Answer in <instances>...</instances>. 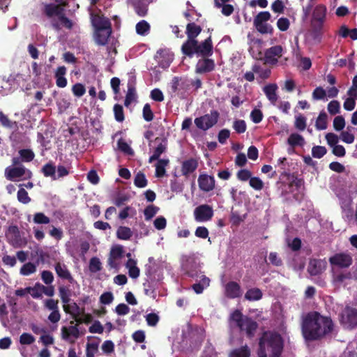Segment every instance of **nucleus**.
<instances>
[{"label": "nucleus", "instance_id": "obj_17", "mask_svg": "<svg viewBox=\"0 0 357 357\" xmlns=\"http://www.w3.org/2000/svg\"><path fill=\"white\" fill-rule=\"evenodd\" d=\"M327 266V262L324 259H312L310 260L307 271L312 275H317L325 271Z\"/></svg>", "mask_w": 357, "mask_h": 357}, {"label": "nucleus", "instance_id": "obj_9", "mask_svg": "<svg viewBox=\"0 0 357 357\" xmlns=\"http://www.w3.org/2000/svg\"><path fill=\"white\" fill-rule=\"evenodd\" d=\"M340 321L344 328L357 327V309L347 306L340 314Z\"/></svg>", "mask_w": 357, "mask_h": 357}, {"label": "nucleus", "instance_id": "obj_63", "mask_svg": "<svg viewBox=\"0 0 357 357\" xmlns=\"http://www.w3.org/2000/svg\"><path fill=\"white\" fill-rule=\"evenodd\" d=\"M345 126V121L342 116H337L333 120V128L337 131L342 130Z\"/></svg>", "mask_w": 357, "mask_h": 357}, {"label": "nucleus", "instance_id": "obj_1", "mask_svg": "<svg viewBox=\"0 0 357 357\" xmlns=\"http://www.w3.org/2000/svg\"><path fill=\"white\" fill-rule=\"evenodd\" d=\"M334 330L332 320L317 312L309 313L304 319L302 324V333L307 340L319 339Z\"/></svg>", "mask_w": 357, "mask_h": 357}, {"label": "nucleus", "instance_id": "obj_34", "mask_svg": "<svg viewBox=\"0 0 357 357\" xmlns=\"http://www.w3.org/2000/svg\"><path fill=\"white\" fill-rule=\"evenodd\" d=\"M186 32L188 40H196L195 38L200 33L201 28L194 23H190L187 26Z\"/></svg>", "mask_w": 357, "mask_h": 357}, {"label": "nucleus", "instance_id": "obj_8", "mask_svg": "<svg viewBox=\"0 0 357 357\" xmlns=\"http://www.w3.org/2000/svg\"><path fill=\"white\" fill-rule=\"evenodd\" d=\"M271 19V14L268 11L260 12L254 19V25L261 33H271L273 28L268 21Z\"/></svg>", "mask_w": 357, "mask_h": 357}, {"label": "nucleus", "instance_id": "obj_48", "mask_svg": "<svg viewBox=\"0 0 357 357\" xmlns=\"http://www.w3.org/2000/svg\"><path fill=\"white\" fill-rule=\"evenodd\" d=\"M312 98L314 100H326V91L321 87L318 86L312 92Z\"/></svg>", "mask_w": 357, "mask_h": 357}, {"label": "nucleus", "instance_id": "obj_21", "mask_svg": "<svg viewBox=\"0 0 357 357\" xmlns=\"http://www.w3.org/2000/svg\"><path fill=\"white\" fill-rule=\"evenodd\" d=\"M198 183L202 190L209 192L214 188L215 180L213 176L206 174H201L198 178Z\"/></svg>", "mask_w": 357, "mask_h": 357}, {"label": "nucleus", "instance_id": "obj_11", "mask_svg": "<svg viewBox=\"0 0 357 357\" xmlns=\"http://www.w3.org/2000/svg\"><path fill=\"white\" fill-rule=\"evenodd\" d=\"M183 268L190 276L195 278L196 282L192 285V288L196 294H202L204 289L207 288L210 284V279L202 273H195L193 271H190L185 265Z\"/></svg>", "mask_w": 357, "mask_h": 357}, {"label": "nucleus", "instance_id": "obj_51", "mask_svg": "<svg viewBox=\"0 0 357 357\" xmlns=\"http://www.w3.org/2000/svg\"><path fill=\"white\" fill-rule=\"evenodd\" d=\"M166 149L165 144L160 142L157 147L155 149L153 155L149 158V162L151 163L153 160H157L160 155L165 151Z\"/></svg>", "mask_w": 357, "mask_h": 357}, {"label": "nucleus", "instance_id": "obj_41", "mask_svg": "<svg viewBox=\"0 0 357 357\" xmlns=\"http://www.w3.org/2000/svg\"><path fill=\"white\" fill-rule=\"evenodd\" d=\"M150 25L145 21L142 20L136 24V32L141 36H146L149 33Z\"/></svg>", "mask_w": 357, "mask_h": 357}, {"label": "nucleus", "instance_id": "obj_39", "mask_svg": "<svg viewBox=\"0 0 357 357\" xmlns=\"http://www.w3.org/2000/svg\"><path fill=\"white\" fill-rule=\"evenodd\" d=\"M118 238L121 240H128L132 236V231L128 227L121 226L116 231Z\"/></svg>", "mask_w": 357, "mask_h": 357}, {"label": "nucleus", "instance_id": "obj_16", "mask_svg": "<svg viewBox=\"0 0 357 357\" xmlns=\"http://www.w3.org/2000/svg\"><path fill=\"white\" fill-rule=\"evenodd\" d=\"M330 263L339 267H348L351 264L352 259L349 254L340 253L331 257Z\"/></svg>", "mask_w": 357, "mask_h": 357}, {"label": "nucleus", "instance_id": "obj_50", "mask_svg": "<svg viewBox=\"0 0 357 357\" xmlns=\"http://www.w3.org/2000/svg\"><path fill=\"white\" fill-rule=\"evenodd\" d=\"M59 296L63 303V305H66V303L70 302V291L65 287H59Z\"/></svg>", "mask_w": 357, "mask_h": 357}, {"label": "nucleus", "instance_id": "obj_32", "mask_svg": "<svg viewBox=\"0 0 357 357\" xmlns=\"http://www.w3.org/2000/svg\"><path fill=\"white\" fill-rule=\"evenodd\" d=\"M55 271L59 277L73 282V279L65 264L57 263L55 265Z\"/></svg>", "mask_w": 357, "mask_h": 357}, {"label": "nucleus", "instance_id": "obj_30", "mask_svg": "<svg viewBox=\"0 0 357 357\" xmlns=\"http://www.w3.org/2000/svg\"><path fill=\"white\" fill-rule=\"evenodd\" d=\"M63 310L71 314L75 319L83 314V309H81L76 303L72 301L63 305Z\"/></svg>", "mask_w": 357, "mask_h": 357}, {"label": "nucleus", "instance_id": "obj_60", "mask_svg": "<svg viewBox=\"0 0 357 357\" xmlns=\"http://www.w3.org/2000/svg\"><path fill=\"white\" fill-rule=\"evenodd\" d=\"M252 70L255 73L259 75V76L262 79H266L269 77L271 74L270 70L263 69L259 66L255 65L252 67Z\"/></svg>", "mask_w": 357, "mask_h": 357}, {"label": "nucleus", "instance_id": "obj_28", "mask_svg": "<svg viewBox=\"0 0 357 357\" xmlns=\"http://www.w3.org/2000/svg\"><path fill=\"white\" fill-rule=\"evenodd\" d=\"M112 33V29H103L95 30L94 38L96 42L100 45H105Z\"/></svg>", "mask_w": 357, "mask_h": 357}, {"label": "nucleus", "instance_id": "obj_35", "mask_svg": "<svg viewBox=\"0 0 357 357\" xmlns=\"http://www.w3.org/2000/svg\"><path fill=\"white\" fill-rule=\"evenodd\" d=\"M262 292L259 289L252 288L246 291L245 294V298L250 301H255L260 300L262 297Z\"/></svg>", "mask_w": 357, "mask_h": 357}, {"label": "nucleus", "instance_id": "obj_18", "mask_svg": "<svg viewBox=\"0 0 357 357\" xmlns=\"http://www.w3.org/2000/svg\"><path fill=\"white\" fill-rule=\"evenodd\" d=\"M351 279L350 273L333 269V282L336 287L346 286Z\"/></svg>", "mask_w": 357, "mask_h": 357}, {"label": "nucleus", "instance_id": "obj_55", "mask_svg": "<svg viewBox=\"0 0 357 357\" xmlns=\"http://www.w3.org/2000/svg\"><path fill=\"white\" fill-rule=\"evenodd\" d=\"M35 337L30 333H23L20 336V343L22 345H30L35 342Z\"/></svg>", "mask_w": 357, "mask_h": 357}, {"label": "nucleus", "instance_id": "obj_26", "mask_svg": "<svg viewBox=\"0 0 357 357\" xmlns=\"http://www.w3.org/2000/svg\"><path fill=\"white\" fill-rule=\"evenodd\" d=\"M198 167V161L195 158H189L182 162L181 172L187 176L194 172Z\"/></svg>", "mask_w": 357, "mask_h": 357}, {"label": "nucleus", "instance_id": "obj_45", "mask_svg": "<svg viewBox=\"0 0 357 357\" xmlns=\"http://www.w3.org/2000/svg\"><path fill=\"white\" fill-rule=\"evenodd\" d=\"M36 271V266L31 262L26 263L20 268V274L24 276H28Z\"/></svg>", "mask_w": 357, "mask_h": 357}, {"label": "nucleus", "instance_id": "obj_6", "mask_svg": "<svg viewBox=\"0 0 357 357\" xmlns=\"http://www.w3.org/2000/svg\"><path fill=\"white\" fill-rule=\"evenodd\" d=\"M356 195V190L351 188H342L336 192L342 213L347 218L352 217L353 200Z\"/></svg>", "mask_w": 357, "mask_h": 357}, {"label": "nucleus", "instance_id": "obj_27", "mask_svg": "<svg viewBox=\"0 0 357 357\" xmlns=\"http://www.w3.org/2000/svg\"><path fill=\"white\" fill-rule=\"evenodd\" d=\"M61 331L62 338L66 340H69L71 338L76 339L79 335V329L77 325L63 326Z\"/></svg>", "mask_w": 357, "mask_h": 357}, {"label": "nucleus", "instance_id": "obj_40", "mask_svg": "<svg viewBox=\"0 0 357 357\" xmlns=\"http://www.w3.org/2000/svg\"><path fill=\"white\" fill-rule=\"evenodd\" d=\"M42 172L45 177L56 180V167L52 163H47L42 168Z\"/></svg>", "mask_w": 357, "mask_h": 357}, {"label": "nucleus", "instance_id": "obj_46", "mask_svg": "<svg viewBox=\"0 0 357 357\" xmlns=\"http://www.w3.org/2000/svg\"><path fill=\"white\" fill-rule=\"evenodd\" d=\"M33 221L38 225H47L50 222V219L43 213L38 212L33 215Z\"/></svg>", "mask_w": 357, "mask_h": 357}, {"label": "nucleus", "instance_id": "obj_4", "mask_svg": "<svg viewBox=\"0 0 357 357\" xmlns=\"http://www.w3.org/2000/svg\"><path fill=\"white\" fill-rule=\"evenodd\" d=\"M229 325L231 327H238L241 331H245L250 337L254 335L257 328V324L255 321L243 316L238 310H236L231 314Z\"/></svg>", "mask_w": 357, "mask_h": 357}, {"label": "nucleus", "instance_id": "obj_38", "mask_svg": "<svg viewBox=\"0 0 357 357\" xmlns=\"http://www.w3.org/2000/svg\"><path fill=\"white\" fill-rule=\"evenodd\" d=\"M137 96L135 93V89L132 84L128 83V93L126 96L125 100V105L128 107L131 103L136 100Z\"/></svg>", "mask_w": 357, "mask_h": 357}, {"label": "nucleus", "instance_id": "obj_12", "mask_svg": "<svg viewBox=\"0 0 357 357\" xmlns=\"http://www.w3.org/2000/svg\"><path fill=\"white\" fill-rule=\"evenodd\" d=\"M123 257V249L121 245H114L111 248L108 259V265L110 268L119 269Z\"/></svg>", "mask_w": 357, "mask_h": 357}, {"label": "nucleus", "instance_id": "obj_57", "mask_svg": "<svg viewBox=\"0 0 357 357\" xmlns=\"http://www.w3.org/2000/svg\"><path fill=\"white\" fill-rule=\"evenodd\" d=\"M327 109L331 115H335L340 113V103L337 100H331L328 104Z\"/></svg>", "mask_w": 357, "mask_h": 357}, {"label": "nucleus", "instance_id": "obj_53", "mask_svg": "<svg viewBox=\"0 0 357 357\" xmlns=\"http://www.w3.org/2000/svg\"><path fill=\"white\" fill-rule=\"evenodd\" d=\"M135 185L138 188H144L147 185V180L145 175L142 172H138L134 180Z\"/></svg>", "mask_w": 357, "mask_h": 357}, {"label": "nucleus", "instance_id": "obj_13", "mask_svg": "<svg viewBox=\"0 0 357 357\" xmlns=\"http://www.w3.org/2000/svg\"><path fill=\"white\" fill-rule=\"evenodd\" d=\"M213 215V210L211 206L207 204H202L194 211L195 219L198 222H203L210 220Z\"/></svg>", "mask_w": 357, "mask_h": 357}, {"label": "nucleus", "instance_id": "obj_64", "mask_svg": "<svg viewBox=\"0 0 357 357\" xmlns=\"http://www.w3.org/2000/svg\"><path fill=\"white\" fill-rule=\"evenodd\" d=\"M249 183L256 190H261L264 188V183L259 177L250 178Z\"/></svg>", "mask_w": 357, "mask_h": 357}, {"label": "nucleus", "instance_id": "obj_19", "mask_svg": "<svg viewBox=\"0 0 357 357\" xmlns=\"http://www.w3.org/2000/svg\"><path fill=\"white\" fill-rule=\"evenodd\" d=\"M91 22L95 30L112 29L109 20L99 14H91Z\"/></svg>", "mask_w": 357, "mask_h": 357}, {"label": "nucleus", "instance_id": "obj_15", "mask_svg": "<svg viewBox=\"0 0 357 357\" xmlns=\"http://www.w3.org/2000/svg\"><path fill=\"white\" fill-rule=\"evenodd\" d=\"M190 82V79L187 77H175L171 82V88L173 92L183 95L189 89Z\"/></svg>", "mask_w": 357, "mask_h": 357}, {"label": "nucleus", "instance_id": "obj_20", "mask_svg": "<svg viewBox=\"0 0 357 357\" xmlns=\"http://www.w3.org/2000/svg\"><path fill=\"white\" fill-rule=\"evenodd\" d=\"M225 295L231 298L240 297L242 295L241 286L236 282H229L225 286Z\"/></svg>", "mask_w": 357, "mask_h": 357}, {"label": "nucleus", "instance_id": "obj_3", "mask_svg": "<svg viewBox=\"0 0 357 357\" xmlns=\"http://www.w3.org/2000/svg\"><path fill=\"white\" fill-rule=\"evenodd\" d=\"M183 53L192 56L197 54L203 56H208L212 54V42L211 36L207 38L203 43L198 44L197 40H187L182 45Z\"/></svg>", "mask_w": 357, "mask_h": 357}, {"label": "nucleus", "instance_id": "obj_24", "mask_svg": "<svg viewBox=\"0 0 357 357\" xmlns=\"http://www.w3.org/2000/svg\"><path fill=\"white\" fill-rule=\"evenodd\" d=\"M215 63L213 60L210 59H199L196 65L197 73H205L211 72L214 69Z\"/></svg>", "mask_w": 357, "mask_h": 357}, {"label": "nucleus", "instance_id": "obj_61", "mask_svg": "<svg viewBox=\"0 0 357 357\" xmlns=\"http://www.w3.org/2000/svg\"><path fill=\"white\" fill-rule=\"evenodd\" d=\"M118 147L124 153L130 155H133L132 149L126 141L119 139L118 142Z\"/></svg>", "mask_w": 357, "mask_h": 357}, {"label": "nucleus", "instance_id": "obj_49", "mask_svg": "<svg viewBox=\"0 0 357 357\" xmlns=\"http://www.w3.org/2000/svg\"><path fill=\"white\" fill-rule=\"evenodd\" d=\"M19 154L22 162H31L35 157L34 153L31 149H21Z\"/></svg>", "mask_w": 357, "mask_h": 357}, {"label": "nucleus", "instance_id": "obj_10", "mask_svg": "<svg viewBox=\"0 0 357 357\" xmlns=\"http://www.w3.org/2000/svg\"><path fill=\"white\" fill-rule=\"evenodd\" d=\"M218 116V113L216 111H213L210 114L196 118L195 123L199 129L207 130L216 124Z\"/></svg>", "mask_w": 357, "mask_h": 357}, {"label": "nucleus", "instance_id": "obj_31", "mask_svg": "<svg viewBox=\"0 0 357 357\" xmlns=\"http://www.w3.org/2000/svg\"><path fill=\"white\" fill-rule=\"evenodd\" d=\"M277 89L278 86L275 84H268L263 89L266 98L273 105H275L278 100Z\"/></svg>", "mask_w": 357, "mask_h": 357}, {"label": "nucleus", "instance_id": "obj_36", "mask_svg": "<svg viewBox=\"0 0 357 357\" xmlns=\"http://www.w3.org/2000/svg\"><path fill=\"white\" fill-rule=\"evenodd\" d=\"M287 143L291 147L300 146H302L305 144L304 138L298 133H292L287 139Z\"/></svg>", "mask_w": 357, "mask_h": 357}, {"label": "nucleus", "instance_id": "obj_58", "mask_svg": "<svg viewBox=\"0 0 357 357\" xmlns=\"http://www.w3.org/2000/svg\"><path fill=\"white\" fill-rule=\"evenodd\" d=\"M29 294H30L33 298H40L42 297L41 284L36 283L33 287H29Z\"/></svg>", "mask_w": 357, "mask_h": 357}, {"label": "nucleus", "instance_id": "obj_59", "mask_svg": "<svg viewBox=\"0 0 357 357\" xmlns=\"http://www.w3.org/2000/svg\"><path fill=\"white\" fill-rule=\"evenodd\" d=\"M101 268V262L98 258L93 257L90 259L89 269L91 272L96 273L100 271Z\"/></svg>", "mask_w": 357, "mask_h": 357}, {"label": "nucleus", "instance_id": "obj_54", "mask_svg": "<svg viewBox=\"0 0 357 357\" xmlns=\"http://www.w3.org/2000/svg\"><path fill=\"white\" fill-rule=\"evenodd\" d=\"M295 127L299 130H304L306 128V118L302 114H298L295 116Z\"/></svg>", "mask_w": 357, "mask_h": 357}, {"label": "nucleus", "instance_id": "obj_2", "mask_svg": "<svg viewBox=\"0 0 357 357\" xmlns=\"http://www.w3.org/2000/svg\"><path fill=\"white\" fill-rule=\"evenodd\" d=\"M283 349L281 336L273 332H265L259 341V357H280Z\"/></svg>", "mask_w": 357, "mask_h": 357}, {"label": "nucleus", "instance_id": "obj_56", "mask_svg": "<svg viewBox=\"0 0 357 357\" xmlns=\"http://www.w3.org/2000/svg\"><path fill=\"white\" fill-rule=\"evenodd\" d=\"M17 200L24 204H29L31 202L28 192L23 188H20L17 192Z\"/></svg>", "mask_w": 357, "mask_h": 357}, {"label": "nucleus", "instance_id": "obj_5", "mask_svg": "<svg viewBox=\"0 0 357 357\" xmlns=\"http://www.w3.org/2000/svg\"><path fill=\"white\" fill-rule=\"evenodd\" d=\"M327 8L323 4L314 7L312 11L311 26L314 32V40L319 43L321 39V32L326 20Z\"/></svg>", "mask_w": 357, "mask_h": 357}, {"label": "nucleus", "instance_id": "obj_14", "mask_svg": "<svg viewBox=\"0 0 357 357\" xmlns=\"http://www.w3.org/2000/svg\"><path fill=\"white\" fill-rule=\"evenodd\" d=\"M283 54V48L280 45H275L267 49L264 54L266 63L275 65Z\"/></svg>", "mask_w": 357, "mask_h": 357}, {"label": "nucleus", "instance_id": "obj_62", "mask_svg": "<svg viewBox=\"0 0 357 357\" xmlns=\"http://www.w3.org/2000/svg\"><path fill=\"white\" fill-rule=\"evenodd\" d=\"M250 119L255 123H259L262 121V112L257 108H255L250 113Z\"/></svg>", "mask_w": 357, "mask_h": 357}, {"label": "nucleus", "instance_id": "obj_7", "mask_svg": "<svg viewBox=\"0 0 357 357\" xmlns=\"http://www.w3.org/2000/svg\"><path fill=\"white\" fill-rule=\"evenodd\" d=\"M4 175L6 179L12 181H20L30 179L32 172L23 165L8 166L5 169Z\"/></svg>", "mask_w": 357, "mask_h": 357}, {"label": "nucleus", "instance_id": "obj_33", "mask_svg": "<svg viewBox=\"0 0 357 357\" xmlns=\"http://www.w3.org/2000/svg\"><path fill=\"white\" fill-rule=\"evenodd\" d=\"M158 56L157 57L159 58L158 63L160 66L163 68L169 67L173 60L172 54L164 52H158Z\"/></svg>", "mask_w": 357, "mask_h": 357}, {"label": "nucleus", "instance_id": "obj_47", "mask_svg": "<svg viewBox=\"0 0 357 357\" xmlns=\"http://www.w3.org/2000/svg\"><path fill=\"white\" fill-rule=\"evenodd\" d=\"M99 344L97 342H91L86 344V356L95 357L98 351Z\"/></svg>", "mask_w": 357, "mask_h": 357}, {"label": "nucleus", "instance_id": "obj_22", "mask_svg": "<svg viewBox=\"0 0 357 357\" xmlns=\"http://www.w3.org/2000/svg\"><path fill=\"white\" fill-rule=\"evenodd\" d=\"M52 26L56 30H59L63 27L70 29L73 26V22L62 12L56 18L52 20Z\"/></svg>", "mask_w": 357, "mask_h": 357}, {"label": "nucleus", "instance_id": "obj_44", "mask_svg": "<svg viewBox=\"0 0 357 357\" xmlns=\"http://www.w3.org/2000/svg\"><path fill=\"white\" fill-rule=\"evenodd\" d=\"M250 354L249 349L247 346H244L233 350L231 352L229 357H249Z\"/></svg>", "mask_w": 357, "mask_h": 357}, {"label": "nucleus", "instance_id": "obj_23", "mask_svg": "<svg viewBox=\"0 0 357 357\" xmlns=\"http://www.w3.org/2000/svg\"><path fill=\"white\" fill-rule=\"evenodd\" d=\"M43 12L48 18L51 19L52 21L63 12V9L59 5L52 3L44 4Z\"/></svg>", "mask_w": 357, "mask_h": 357}, {"label": "nucleus", "instance_id": "obj_42", "mask_svg": "<svg viewBox=\"0 0 357 357\" xmlns=\"http://www.w3.org/2000/svg\"><path fill=\"white\" fill-rule=\"evenodd\" d=\"M160 208L153 204L146 206L144 211V218L146 221L151 220L159 211Z\"/></svg>", "mask_w": 357, "mask_h": 357}, {"label": "nucleus", "instance_id": "obj_43", "mask_svg": "<svg viewBox=\"0 0 357 357\" xmlns=\"http://www.w3.org/2000/svg\"><path fill=\"white\" fill-rule=\"evenodd\" d=\"M169 162L168 160H159L155 165V176L157 177H162L165 174V167Z\"/></svg>", "mask_w": 357, "mask_h": 357}, {"label": "nucleus", "instance_id": "obj_37", "mask_svg": "<svg viewBox=\"0 0 357 357\" xmlns=\"http://www.w3.org/2000/svg\"><path fill=\"white\" fill-rule=\"evenodd\" d=\"M328 116L325 112H321L316 120L315 128L318 130H323L327 128Z\"/></svg>", "mask_w": 357, "mask_h": 357}, {"label": "nucleus", "instance_id": "obj_52", "mask_svg": "<svg viewBox=\"0 0 357 357\" xmlns=\"http://www.w3.org/2000/svg\"><path fill=\"white\" fill-rule=\"evenodd\" d=\"M215 4L218 8L222 7V13L226 16L230 15L234 11L232 6L229 4H223V3L220 2L219 0H215Z\"/></svg>", "mask_w": 357, "mask_h": 357}, {"label": "nucleus", "instance_id": "obj_29", "mask_svg": "<svg viewBox=\"0 0 357 357\" xmlns=\"http://www.w3.org/2000/svg\"><path fill=\"white\" fill-rule=\"evenodd\" d=\"M66 71L67 70L65 66H59L55 71L56 84L59 88H64L67 85V79L65 77Z\"/></svg>", "mask_w": 357, "mask_h": 357}, {"label": "nucleus", "instance_id": "obj_25", "mask_svg": "<svg viewBox=\"0 0 357 357\" xmlns=\"http://www.w3.org/2000/svg\"><path fill=\"white\" fill-rule=\"evenodd\" d=\"M126 257L128 258L126 264V267L128 270V275L131 278L136 279L140 273L139 268L137 266V261L131 258L130 253H127Z\"/></svg>", "mask_w": 357, "mask_h": 357}]
</instances>
